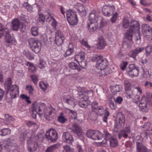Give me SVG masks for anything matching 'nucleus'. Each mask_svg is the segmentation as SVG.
<instances>
[{
    "instance_id": "nucleus-1",
    "label": "nucleus",
    "mask_w": 152,
    "mask_h": 152,
    "mask_svg": "<svg viewBox=\"0 0 152 152\" xmlns=\"http://www.w3.org/2000/svg\"><path fill=\"white\" fill-rule=\"evenodd\" d=\"M140 29V24L136 20H131L130 21V28L126 34V39L131 42L132 40L133 34L134 32H139Z\"/></svg>"
},
{
    "instance_id": "nucleus-2",
    "label": "nucleus",
    "mask_w": 152,
    "mask_h": 152,
    "mask_svg": "<svg viewBox=\"0 0 152 152\" xmlns=\"http://www.w3.org/2000/svg\"><path fill=\"white\" fill-rule=\"evenodd\" d=\"M152 103V94L150 93H147L146 97L144 96L142 98V99L139 104V107L141 111L143 112L147 113L148 111V105Z\"/></svg>"
},
{
    "instance_id": "nucleus-3",
    "label": "nucleus",
    "mask_w": 152,
    "mask_h": 152,
    "mask_svg": "<svg viewBox=\"0 0 152 152\" xmlns=\"http://www.w3.org/2000/svg\"><path fill=\"white\" fill-rule=\"evenodd\" d=\"M5 33V44L9 47L12 45V42L13 41V37L10 35L9 31L4 25L0 23V39L3 36Z\"/></svg>"
},
{
    "instance_id": "nucleus-4",
    "label": "nucleus",
    "mask_w": 152,
    "mask_h": 152,
    "mask_svg": "<svg viewBox=\"0 0 152 152\" xmlns=\"http://www.w3.org/2000/svg\"><path fill=\"white\" fill-rule=\"evenodd\" d=\"M93 61L96 62V67L98 69L100 70L104 69L108 65L107 60L102 57L100 55L94 54L92 58Z\"/></svg>"
},
{
    "instance_id": "nucleus-5",
    "label": "nucleus",
    "mask_w": 152,
    "mask_h": 152,
    "mask_svg": "<svg viewBox=\"0 0 152 152\" xmlns=\"http://www.w3.org/2000/svg\"><path fill=\"white\" fill-rule=\"evenodd\" d=\"M29 45L32 50L36 53L40 50L41 46V42L34 39L29 38L28 40Z\"/></svg>"
},
{
    "instance_id": "nucleus-6",
    "label": "nucleus",
    "mask_w": 152,
    "mask_h": 152,
    "mask_svg": "<svg viewBox=\"0 0 152 152\" xmlns=\"http://www.w3.org/2000/svg\"><path fill=\"white\" fill-rule=\"evenodd\" d=\"M125 92V96L127 99L132 98L134 96V91L129 81L125 80L124 81Z\"/></svg>"
},
{
    "instance_id": "nucleus-7",
    "label": "nucleus",
    "mask_w": 152,
    "mask_h": 152,
    "mask_svg": "<svg viewBox=\"0 0 152 152\" xmlns=\"http://www.w3.org/2000/svg\"><path fill=\"white\" fill-rule=\"evenodd\" d=\"M86 135L88 137L94 140L102 139L103 134L99 131L89 129L87 130Z\"/></svg>"
},
{
    "instance_id": "nucleus-8",
    "label": "nucleus",
    "mask_w": 152,
    "mask_h": 152,
    "mask_svg": "<svg viewBox=\"0 0 152 152\" xmlns=\"http://www.w3.org/2000/svg\"><path fill=\"white\" fill-rule=\"evenodd\" d=\"M125 122V115L121 113H119L117 116V120L115 122V128L117 129L124 127Z\"/></svg>"
},
{
    "instance_id": "nucleus-9",
    "label": "nucleus",
    "mask_w": 152,
    "mask_h": 152,
    "mask_svg": "<svg viewBox=\"0 0 152 152\" xmlns=\"http://www.w3.org/2000/svg\"><path fill=\"white\" fill-rule=\"evenodd\" d=\"M7 94H9L11 99H13L18 96L19 94V89L18 86L16 85H13L7 88Z\"/></svg>"
},
{
    "instance_id": "nucleus-10",
    "label": "nucleus",
    "mask_w": 152,
    "mask_h": 152,
    "mask_svg": "<svg viewBox=\"0 0 152 152\" xmlns=\"http://www.w3.org/2000/svg\"><path fill=\"white\" fill-rule=\"evenodd\" d=\"M45 136L46 138L51 142H55L58 138L56 131L53 129H51L47 132Z\"/></svg>"
},
{
    "instance_id": "nucleus-11",
    "label": "nucleus",
    "mask_w": 152,
    "mask_h": 152,
    "mask_svg": "<svg viewBox=\"0 0 152 152\" xmlns=\"http://www.w3.org/2000/svg\"><path fill=\"white\" fill-rule=\"evenodd\" d=\"M126 72L130 77H137L139 74V69L136 67L135 64H131L129 65L127 68Z\"/></svg>"
},
{
    "instance_id": "nucleus-12",
    "label": "nucleus",
    "mask_w": 152,
    "mask_h": 152,
    "mask_svg": "<svg viewBox=\"0 0 152 152\" xmlns=\"http://www.w3.org/2000/svg\"><path fill=\"white\" fill-rule=\"evenodd\" d=\"M115 10L113 6H105L103 7L102 12L104 16L109 17L113 14Z\"/></svg>"
},
{
    "instance_id": "nucleus-13",
    "label": "nucleus",
    "mask_w": 152,
    "mask_h": 152,
    "mask_svg": "<svg viewBox=\"0 0 152 152\" xmlns=\"http://www.w3.org/2000/svg\"><path fill=\"white\" fill-rule=\"evenodd\" d=\"M98 21H88L87 28L89 32L92 33L97 30L98 26Z\"/></svg>"
},
{
    "instance_id": "nucleus-14",
    "label": "nucleus",
    "mask_w": 152,
    "mask_h": 152,
    "mask_svg": "<svg viewBox=\"0 0 152 152\" xmlns=\"http://www.w3.org/2000/svg\"><path fill=\"white\" fill-rule=\"evenodd\" d=\"M65 39V37L61 31L59 30L55 32V42L57 45H61Z\"/></svg>"
},
{
    "instance_id": "nucleus-15",
    "label": "nucleus",
    "mask_w": 152,
    "mask_h": 152,
    "mask_svg": "<svg viewBox=\"0 0 152 152\" xmlns=\"http://www.w3.org/2000/svg\"><path fill=\"white\" fill-rule=\"evenodd\" d=\"M97 111H98L99 114L101 115L103 114L104 112V114L102 118V120L105 123L106 125L107 124V120L108 119V117L109 116L110 114L109 112L107 110H105L103 108L102 106H100L99 108L97 110Z\"/></svg>"
},
{
    "instance_id": "nucleus-16",
    "label": "nucleus",
    "mask_w": 152,
    "mask_h": 152,
    "mask_svg": "<svg viewBox=\"0 0 152 152\" xmlns=\"http://www.w3.org/2000/svg\"><path fill=\"white\" fill-rule=\"evenodd\" d=\"M71 129L73 132L77 134L79 137L81 136L83 134L81 127L77 123L73 124Z\"/></svg>"
},
{
    "instance_id": "nucleus-17",
    "label": "nucleus",
    "mask_w": 152,
    "mask_h": 152,
    "mask_svg": "<svg viewBox=\"0 0 152 152\" xmlns=\"http://www.w3.org/2000/svg\"><path fill=\"white\" fill-rule=\"evenodd\" d=\"M145 49L143 47H138L131 51L129 53V56L133 58L134 60L136 56L139 53H141Z\"/></svg>"
},
{
    "instance_id": "nucleus-18",
    "label": "nucleus",
    "mask_w": 152,
    "mask_h": 152,
    "mask_svg": "<svg viewBox=\"0 0 152 152\" xmlns=\"http://www.w3.org/2000/svg\"><path fill=\"white\" fill-rule=\"evenodd\" d=\"M96 45L97 49L99 50L103 49L107 45L106 42L102 36H100L98 38Z\"/></svg>"
},
{
    "instance_id": "nucleus-19",
    "label": "nucleus",
    "mask_w": 152,
    "mask_h": 152,
    "mask_svg": "<svg viewBox=\"0 0 152 152\" xmlns=\"http://www.w3.org/2000/svg\"><path fill=\"white\" fill-rule=\"evenodd\" d=\"M27 143L28 148L29 151L34 152L37 150L38 145L36 142L30 140H28Z\"/></svg>"
},
{
    "instance_id": "nucleus-20",
    "label": "nucleus",
    "mask_w": 152,
    "mask_h": 152,
    "mask_svg": "<svg viewBox=\"0 0 152 152\" xmlns=\"http://www.w3.org/2000/svg\"><path fill=\"white\" fill-rule=\"evenodd\" d=\"M101 72H98L97 73V75L100 77H104L106 75L110 74L112 72V70L110 68L107 66L104 69L101 70Z\"/></svg>"
},
{
    "instance_id": "nucleus-21",
    "label": "nucleus",
    "mask_w": 152,
    "mask_h": 152,
    "mask_svg": "<svg viewBox=\"0 0 152 152\" xmlns=\"http://www.w3.org/2000/svg\"><path fill=\"white\" fill-rule=\"evenodd\" d=\"M136 147L137 152H150L148 149L142 142H136Z\"/></svg>"
},
{
    "instance_id": "nucleus-22",
    "label": "nucleus",
    "mask_w": 152,
    "mask_h": 152,
    "mask_svg": "<svg viewBox=\"0 0 152 152\" xmlns=\"http://www.w3.org/2000/svg\"><path fill=\"white\" fill-rule=\"evenodd\" d=\"M75 8L78 11L79 14L82 16L86 15V12L84 6L81 4L77 3L75 6Z\"/></svg>"
},
{
    "instance_id": "nucleus-23",
    "label": "nucleus",
    "mask_w": 152,
    "mask_h": 152,
    "mask_svg": "<svg viewBox=\"0 0 152 152\" xmlns=\"http://www.w3.org/2000/svg\"><path fill=\"white\" fill-rule=\"evenodd\" d=\"M74 100V98L69 95H65L64 97V101L73 107L75 105Z\"/></svg>"
},
{
    "instance_id": "nucleus-24",
    "label": "nucleus",
    "mask_w": 152,
    "mask_h": 152,
    "mask_svg": "<svg viewBox=\"0 0 152 152\" xmlns=\"http://www.w3.org/2000/svg\"><path fill=\"white\" fill-rule=\"evenodd\" d=\"M62 137L63 139H65L66 142L67 143H72L74 141L72 136L69 132H63Z\"/></svg>"
},
{
    "instance_id": "nucleus-25",
    "label": "nucleus",
    "mask_w": 152,
    "mask_h": 152,
    "mask_svg": "<svg viewBox=\"0 0 152 152\" xmlns=\"http://www.w3.org/2000/svg\"><path fill=\"white\" fill-rule=\"evenodd\" d=\"M20 22L17 19H14L12 23L11 27L12 29L15 31L18 30L19 27L20 26Z\"/></svg>"
},
{
    "instance_id": "nucleus-26",
    "label": "nucleus",
    "mask_w": 152,
    "mask_h": 152,
    "mask_svg": "<svg viewBox=\"0 0 152 152\" xmlns=\"http://www.w3.org/2000/svg\"><path fill=\"white\" fill-rule=\"evenodd\" d=\"M96 12L95 10H92L90 13L89 16V19L88 21H99L98 17L96 15Z\"/></svg>"
},
{
    "instance_id": "nucleus-27",
    "label": "nucleus",
    "mask_w": 152,
    "mask_h": 152,
    "mask_svg": "<svg viewBox=\"0 0 152 152\" xmlns=\"http://www.w3.org/2000/svg\"><path fill=\"white\" fill-rule=\"evenodd\" d=\"M85 58V53L83 52H81L76 55L75 57V60L77 63L84 61Z\"/></svg>"
},
{
    "instance_id": "nucleus-28",
    "label": "nucleus",
    "mask_w": 152,
    "mask_h": 152,
    "mask_svg": "<svg viewBox=\"0 0 152 152\" xmlns=\"http://www.w3.org/2000/svg\"><path fill=\"white\" fill-rule=\"evenodd\" d=\"M33 106L39 112L38 114L41 115L40 112H41L45 108V104L43 103L39 102L38 103L37 105L35 106Z\"/></svg>"
},
{
    "instance_id": "nucleus-29",
    "label": "nucleus",
    "mask_w": 152,
    "mask_h": 152,
    "mask_svg": "<svg viewBox=\"0 0 152 152\" xmlns=\"http://www.w3.org/2000/svg\"><path fill=\"white\" fill-rule=\"evenodd\" d=\"M54 110L53 108H51L48 112H46L45 114V117L47 120L50 121L52 120L53 118V115H52V113L53 110Z\"/></svg>"
},
{
    "instance_id": "nucleus-30",
    "label": "nucleus",
    "mask_w": 152,
    "mask_h": 152,
    "mask_svg": "<svg viewBox=\"0 0 152 152\" xmlns=\"http://www.w3.org/2000/svg\"><path fill=\"white\" fill-rule=\"evenodd\" d=\"M111 89L113 93L114 94H115L117 92L121 91L122 87L121 85H116L115 86H112Z\"/></svg>"
},
{
    "instance_id": "nucleus-31",
    "label": "nucleus",
    "mask_w": 152,
    "mask_h": 152,
    "mask_svg": "<svg viewBox=\"0 0 152 152\" xmlns=\"http://www.w3.org/2000/svg\"><path fill=\"white\" fill-rule=\"evenodd\" d=\"M69 48L66 50L64 56L66 57L71 55L74 51V47L72 43H69Z\"/></svg>"
},
{
    "instance_id": "nucleus-32",
    "label": "nucleus",
    "mask_w": 152,
    "mask_h": 152,
    "mask_svg": "<svg viewBox=\"0 0 152 152\" xmlns=\"http://www.w3.org/2000/svg\"><path fill=\"white\" fill-rule=\"evenodd\" d=\"M67 21L70 25L72 26L76 25L78 22V18L76 17H71L67 18Z\"/></svg>"
},
{
    "instance_id": "nucleus-33",
    "label": "nucleus",
    "mask_w": 152,
    "mask_h": 152,
    "mask_svg": "<svg viewBox=\"0 0 152 152\" xmlns=\"http://www.w3.org/2000/svg\"><path fill=\"white\" fill-rule=\"evenodd\" d=\"M68 66L70 68L74 70L76 69L78 71H80L81 70L78 65L74 62H71L69 63Z\"/></svg>"
},
{
    "instance_id": "nucleus-34",
    "label": "nucleus",
    "mask_w": 152,
    "mask_h": 152,
    "mask_svg": "<svg viewBox=\"0 0 152 152\" xmlns=\"http://www.w3.org/2000/svg\"><path fill=\"white\" fill-rule=\"evenodd\" d=\"M118 138L119 139H122V138L124 139L127 138L129 137V138H131V137H129V134L121 130L118 133Z\"/></svg>"
},
{
    "instance_id": "nucleus-35",
    "label": "nucleus",
    "mask_w": 152,
    "mask_h": 152,
    "mask_svg": "<svg viewBox=\"0 0 152 152\" xmlns=\"http://www.w3.org/2000/svg\"><path fill=\"white\" fill-rule=\"evenodd\" d=\"M110 145L111 147H115L118 145V143L117 140L114 137L111 138L109 140Z\"/></svg>"
},
{
    "instance_id": "nucleus-36",
    "label": "nucleus",
    "mask_w": 152,
    "mask_h": 152,
    "mask_svg": "<svg viewBox=\"0 0 152 152\" xmlns=\"http://www.w3.org/2000/svg\"><path fill=\"white\" fill-rule=\"evenodd\" d=\"M98 113L95 111H93L88 114V117L91 120H95L96 119Z\"/></svg>"
},
{
    "instance_id": "nucleus-37",
    "label": "nucleus",
    "mask_w": 152,
    "mask_h": 152,
    "mask_svg": "<svg viewBox=\"0 0 152 152\" xmlns=\"http://www.w3.org/2000/svg\"><path fill=\"white\" fill-rule=\"evenodd\" d=\"M10 130L7 128H4L0 130V135L4 136H6L10 133Z\"/></svg>"
},
{
    "instance_id": "nucleus-38",
    "label": "nucleus",
    "mask_w": 152,
    "mask_h": 152,
    "mask_svg": "<svg viewBox=\"0 0 152 152\" xmlns=\"http://www.w3.org/2000/svg\"><path fill=\"white\" fill-rule=\"evenodd\" d=\"M66 15L67 18L71 17H76L77 16L76 12L71 10L66 12Z\"/></svg>"
},
{
    "instance_id": "nucleus-39",
    "label": "nucleus",
    "mask_w": 152,
    "mask_h": 152,
    "mask_svg": "<svg viewBox=\"0 0 152 152\" xmlns=\"http://www.w3.org/2000/svg\"><path fill=\"white\" fill-rule=\"evenodd\" d=\"M58 145L54 144L48 147L46 150L45 152H53L57 148Z\"/></svg>"
},
{
    "instance_id": "nucleus-40",
    "label": "nucleus",
    "mask_w": 152,
    "mask_h": 152,
    "mask_svg": "<svg viewBox=\"0 0 152 152\" xmlns=\"http://www.w3.org/2000/svg\"><path fill=\"white\" fill-rule=\"evenodd\" d=\"M114 97L111 96V97L109 98V104L110 105V108L112 110H114L115 109L116 107V105L115 104V103L114 102Z\"/></svg>"
},
{
    "instance_id": "nucleus-41",
    "label": "nucleus",
    "mask_w": 152,
    "mask_h": 152,
    "mask_svg": "<svg viewBox=\"0 0 152 152\" xmlns=\"http://www.w3.org/2000/svg\"><path fill=\"white\" fill-rule=\"evenodd\" d=\"M92 110L96 112L99 107L100 106H99L98 103L96 102H93L91 104Z\"/></svg>"
},
{
    "instance_id": "nucleus-42",
    "label": "nucleus",
    "mask_w": 152,
    "mask_h": 152,
    "mask_svg": "<svg viewBox=\"0 0 152 152\" xmlns=\"http://www.w3.org/2000/svg\"><path fill=\"white\" fill-rule=\"evenodd\" d=\"M77 91L78 92V94L79 95V98H80L81 96H83L84 94H86L87 93L84 89L83 88L79 87L77 88Z\"/></svg>"
},
{
    "instance_id": "nucleus-43",
    "label": "nucleus",
    "mask_w": 152,
    "mask_h": 152,
    "mask_svg": "<svg viewBox=\"0 0 152 152\" xmlns=\"http://www.w3.org/2000/svg\"><path fill=\"white\" fill-rule=\"evenodd\" d=\"M30 113L32 115V117L34 118H36L37 113H39L37 110L33 106L32 108L30 110Z\"/></svg>"
},
{
    "instance_id": "nucleus-44",
    "label": "nucleus",
    "mask_w": 152,
    "mask_h": 152,
    "mask_svg": "<svg viewBox=\"0 0 152 152\" xmlns=\"http://www.w3.org/2000/svg\"><path fill=\"white\" fill-rule=\"evenodd\" d=\"M103 133V135H104V136L105 141L109 140L111 138L113 137L111 134L106 130H104Z\"/></svg>"
},
{
    "instance_id": "nucleus-45",
    "label": "nucleus",
    "mask_w": 152,
    "mask_h": 152,
    "mask_svg": "<svg viewBox=\"0 0 152 152\" xmlns=\"http://www.w3.org/2000/svg\"><path fill=\"white\" fill-rule=\"evenodd\" d=\"M39 86L43 91H45L47 89L48 85L43 82H41L39 83Z\"/></svg>"
},
{
    "instance_id": "nucleus-46",
    "label": "nucleus",
    "mask_w": 152,
    "mask_h": 152,
    "mask_svg": "<svg viewBox=\"0 0 152 152\" xmlns=\"http://www.w3.org/2000/svg\"><path fill=\"white\" fill-rule=\"evenodd\" d=\"M152 51V46L148 45L145 48V55L147 56H149Z\"/></svg>"
},
{
    "instance_id": "nucleus-47",
    "label": "nucleus",
    "mask_w": 152,
    "mask_h": 152,
    "mask_svg": "<svg viewBox=\"0 0 152 152\" xmlns=\"http://www.w3.org/2000/svg\"><path fill=\"white\" fill-rule=\"evenodd\" d=\"M123 26L124 28H127L130 26V22L127 18L123 19Z\"/></svg>"
},
{
    "instance_id": "nucleus-48",
    "label": "nucleus",
    "mask_w": 152,
    "mask_h": 152,
    "mask_svg": "<svg viewBox=\"0 0 152 152\" xmlns=\"http://www.w3.org/2000/svg\"><path fill=\"white\" fill-rule=\"evenodd\" d=\"M31 33L32 35L36 36L38 34V29L37 27H32L31 30Z\"/></svg>"
},
{
    "instance_id": "nucleus-49",
    "label": "nucleus",
    "mask_w": 152,
    "mask_h": 152,
    "mask_svg": "<svg viewBox=\"0 0 152 152\" xmlns=\"http://www.w3.org/2000/svg\"><path fill=\"white\" fill-rule=\"evenodd\" d=\"M152 32V29H149V30L146 31L145 32H142L144 36L147 39L149 40H151V39L149 38V35L151 34V32Z\"/></svg>"
},
{
    "instance_id": "nucleus-50",
    "label": "nucleus",
    "mask_w": 152,
    "mask_h": 152,
    "mask_svg": "<svg viewBox=\"0 0 152 152\" xmlns=\"http://www.w3.org/2000/svg\"><path fill=\"white\" fill-rule=\"evenodd\" d=\"M12 83V81L11 78H8L6 80L4 83V86L5 87L7 88H9L10 87H11L12 86L11 85Z\"/></svg>"
},
{
    "instance_id": "nucleus-51",
    "label": "nucleus",
    "mask_w": 152,
    "mask_h": 152,
    "mask_svg": "<svg viewBox=\"0 0 152 152\" xmlns=\"http://www.w3.org/2000/svg\"><path fill=\"white\" fill-rule=\"evenodd\" d=\"M4 118L6 121L8 122H7V124H8L9 122L13 121L14 120V119L13 117L7 114L5 115Z\"/></svg>"
},
{
    "instance_id": "nucleus-52",
    "label": "nucleus",
    "mask_w": 152,
    "mask_h": 152,
    "mask_svg": "<svg viewBox=\"0 0 152 152\" xmlns=\"http://www.w3.org/2000/svg\"><path fill=\"white\" fill-rule=\"evenodd\" d=\"M63 152H74V150L67 145L64 146Z\"/></svg>"
},
{
    "instance_id": "nucleus-53",
    "label": "nucleus",
    "mask_w": 152,
    "mask_h": 152,
    "mask_svg": "<svg viewBox=\"0 0 152 152\" xmlns=\"http://www.w3.org/2000/svg\"><path fill=\"white\" fill-rule=\"evenodd\" d=\"M38 22L43 24L45 22V18L44 15L42 14H39L38 19Z\"/></svg>"
},
{
    "instance_id": "nucleus-54",
    "label": "nucleus",
    "mask_w": 152,
    "mask_h": 152,
    "mask_svg": "<svg viewBox=\"0 0 152 152\" xmlns=\"http://www.w3.org/2000/svg\"><path fill=\"white\" fill-rule=\"evenodd\" d=\"M4 146L6 149H10L11 147L10 140L8 139L6 141H4Z\"/></svg>"
},
{
    "instance_id": "nucleus-55",
    "label": "nucleus",
    "mask_w": 152,
    "mask_h": 152,
    "mask_svg": "<svg viewBox=\"0 0 152 152\" xmlns=\"http://www.w3.org/2000/svg\"><path fill=\"white\" fill-rule=\"evenodd\" d=\"M141 28L142 32H145L149 30V29H151L150 28V26L145 24H143L142 25Z\"/></svg>"
},
{
    "instance_id": "nucleus-56",
    "label": "nucleus",
    "mask_w": 152,
    "mask_h": 152,
    "mask_svg": "<svg viewBox=\"0 0 152 152\" xmlns=\"http://www.w3.org/2000/svg\"><path fill=\"white\" fill-rule=\"evenodd\" d=\"M79 105L81 107L86 108L88 105V102H86L80 100L79 102Z\"/></svg>"
},
{
    "instance_id": "nucleus-57",
    "label": "nucleus",
    "mask_w": 152,
    "mask_h": 152,
    "mask_svg": "<svg viewBox=\"0 0 152 152\" xmlns=\"http://www.w3.org/2000/svg\"><path fill=\"white\" fill-rule=\"evenodd\" d=\"M98 18L99 21V20L100 21V28H102L105 25V23H104V19L101 16H99Z\"/></svg>"
},
{
    "instance_id": "nucleus-58",
    "label": "nucleus",
    "mask_w": 152,
    "mask_h": 152,
    "mask_svg": "<svg viewBox=\"0 0 152 152\" xmlns=\"http://www.w3.org/2000/svg\"><path fill=\"white\" fill-rule=\"evenodd\" d=\"M51 18H52V20L51 25L53 28L56 30V26L58 25V23L53 17H51Z\"/></svg>"
},
{
    "instance_id": "nucleus-59",
    "label": "nucleus",
    "mask_w": 152,
    "mask_h": 152,
    "mask_svg": "<svg viewBox=\"0 0 152 152\" xmlns=\"http://www.w3.org/2000/svg\"><path fill=\"white\" fill-rule=\"evenodd\" d=\"M19 148L16 146H12L10 149V151H12V152H20L19 151Z\"/></svg>"
},
{
    "instance_id": "nucleus-60",
    "label": "nucleus",
    "mask_w": 152,
    "mask_h": 152,
    "mask_svg": "<svg viewBox=\"0 0 152 152\" xmlns=\"http://www.w3.org/2000/svg\"><path fill=\"white\" fill-rule=\"evenodd\" d=\"M40 40L43 42L45 44L47 43L48 42V38L46 35L44 34L41 36L40 37Z\"/></svg>"
},
{
    "instance_id": "nucleus-61",
    "label": "nucleus",
    "mask_w": 152,
    "mask_h": 152,
    "mask_svg": "<svg viewBox=\"0 0 152 152\" xmlns=\"http://www.w3.org/2000/svg\"><path fill=\"white\" fill-rule=\"evenodd\" d=\"M26 89L28 91L29 94H33L34 89L31 86L28 85H26Z\"/></svg>"
},
{
    "instance_id": "nucleus-62",
    "label": "nucleus",
    "mask_w": 152,
    "mask_h": 152,
    "mask_svg": "<svg viewBox=\"0 0 152 152\" xmlns=\"http://www.w3.org/2000/svg\"><path fill=\"white\" fill-rule=\"evenodd\" d=\"M58 120L60 122L63 123H64L66 121V118H64V116L60 115L58 117Z\"/></svg>"
},
{
    "instance_id": "nucleus-63",
    "label": "nucleus",
    "mask_w": 152,
    "mask_h": 152,
    "mask_svg": "<svg viewBox=\"0 0 152 152\" xmlns=\"http://www.w3.org/2000/svg\"><path fill=\"white\" fill-rule=\"evenodd\" d=\"M30 77L35 84L37 83L38 80L37 77L36 75H32Z\"/></svg>"
},
{
    "instance_id": "nucleus-64",
    "label": "nucleus",
    "mask_w": 152,
    "mask_h": 152,
    "mask_svg": "<svg viewBox=\"0 0 152 152\" xmlns=\"http://www.w3.org/2000/svg\"><path fill=\"white\" fill-rule=\"evenodd\" d=\"M113 100L115 103L119 104H121L123 101V99L121 97L118 96V97L116 99L114 97Z\"/></svg>"
}]
</instances>
